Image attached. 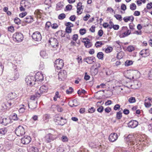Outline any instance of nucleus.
Returning a JSON list of instances; mask_svg holds the SVG:
<instances>
[{
  "label": "nucleus",
  "mask_w": 152,
  "mask_h": 152,
  "mask_svg": "<svg viewBox=\"0 0 152 152\" xmlns=\"http://www.w3.org/2000/svg\"><path fill=\"white\" fill-rule=\"evenodd\" d=\"M126 143L133 151L140 152L144 149L145 146L150 143V140L146 136L141 135L135 139L132 135H129L126 140ZM133 152V151H132Z\"/></svg>",
  "instance_id": "nucleus-1"
},
{
  "label": "nucleus",
  "mask_w": 152,
  "mask_h": 152,
  "mask_svg": "<svg viewBox=\"0 0 152 152\" xmlns=\"http://www.w3.org/2000/svg\"><path fill=\"white\" fill-rule=\"evenodd\" d=\"M48 89V87L47 86L45 85L41 86L39 88V90L35 94L31 96V99L34 100L36 99H37L42 94L46 93Z\"/></svg>",
  "instance_id": "nucleus-2"
},
{
  "label": "nucleus",
  "mask_w": 152,
  "mask_h": 152,
  "mask_svg": "<svg viewBox=\"0 0 152 152\" xmlns=\"http://www.w3.org/2000/svg\"><path fill=\"white\" fill-rule=\"evenodd\" d=\"M58 137L57 134V132L54 131V133H49L46 134L44 137V140L46 142L50 143L57 139Z\"/></svg>",
  "instance_id": "nucleus-3"
},
{
  "label": "nucleus",
  "mask_w": 152,
  "mask_h": 152,
  "mask_svg": "<svg viewBox=\"0 0 152 152\" xmlns=\"http://www.w3.org/2000/svg\"><path fill=\"white\" fill-rule=\"evenodd\" d=\"M23 34L19 32H16L13 35V40L17 42H20L23 40Z\"/></svg>",
  "instance_id": "nucleus-4"
},
{
  "label": "nucleus",
  "mask_w": 152,
  "mask_h": 152,
  "mask_svg": "<svg viewBox=\"0 0 152 152\" xmlns=\"http://www.w3.org/2000/svg\"><path fill=\"white\" fill-rule=\"evenodd\" d=\"M25 81L27 85L33 86L35 84L34 77L33 76H27L25 79Z\"/></svg>",
  "instance_id": "nucleus-5"
},
{
  "label": "nucleus",
  "mask_w": 152,
  "mask_h": 152,
  "mask_svg": "<svg viewBox=\"0 0 152 152\" xmlns=\"http://www.w3.org/2000/svg\"><path fill=\"white\" fill-rule=\"evenodd\" d=\"M15 134L18 136H22L25 134V130L22 126H19L15 130Z\"/></svg>",
  "instance_id": "nucleus-6"
},
{
  "label": "nucleus",
  "mask_w": 152,
  "mask_h": 152,
  "mask_svg": "<svg viewBox=\"0 0 152 152\" xmlns=\"http://www.w3.org/2000/svg\"><path fill=\"white\" fill-rule=\"evenodd\" d=\"M123 33L120 35V37H124L129 35L131 34V30L128 29L126 26H123L122 27Z\"/></svg>",
  "instance_id": "nucleus-7"
},
{
  "label": "nucleus",
  "mask_w": 152,
  "mask_h": 152,
  "mask_svg": "<svg viewBox=\"0 0 152 152\" xmlns=\"http://www.w3.org/2000/svg\"><path fill=\"white\" fill-rule=\"evenodd\" d=\"M54 64L55 66L57 69H61L64 66L63 61L61 59H58L55 61Z\"/></svg>",
  "instance_id": "nucleus-8"
},
{
  "label": "nucleus",
  "mask_w": 152,
  "mask_h": 152,
  "mask_svg": "<svg viewBox=\"0 0 152 152\" xmlns=\"http://www.w3.org/2000/svg\"><path fill=\"white\" fill-rule=\"evenodd\" d=\"M31 37L33 39L36 41H40L42 39L41 35L40 33L38 31L34 32Z\"/></svg>",
  "instance_id": "nucleus-9"
},
{
  "label": "nucleus",
  "mask_w": 152,
  "mask_h": 152,
  "mask_svg": "<svg viewBox=\"0 0 152 152\" xmlns=\"http://www.w3.org/2000/svg\"><path fill=\"white\" fill-rule=\"evenodd\" d=\"M34 77L35 82L36 81L41 82L43 80L44 77L42 72H37Z\"/></svg>",
  "instance_id": "nucleus-10"
},
{
  "label": "nucleus",
  "mask_w": 152,
  "mask_h": 152,
  "mask_svg": "<svg viewBox=\"0 0 152 152\" xmlns=\"http://www.w3.org/2000/svg\"><path fill=\"white\" fill-rule=\"evenodd\" d=\"M49 43L50 44L52 47L56 48L58 46V42L57 39L54 38H50L49 41Z\"/></svg>",
  "instance_id": "nucleus-11"
},
{
  "label": "nucleus",
  "mask_w": 152,
  "mask_h": 152,
  "mask_svg": "<svg viewBox=\"0 0 152 152\" xmlns=\"http://www.w3.org/2000/svg\"><path fill=\"white\" fill-rule=\"evenodd\" d=\"M140 54L142 57H146L150 55V50L148 49H143L140 52Z\"/></svg>",
  "instance_id": "nucleus-12"
},
{
  "label": "nucleus",
  "mask_w": 152,
  "mask_h": 152,
  "mask_svg": "<svg viewBox=\"0 0 152 152\" xmlns=\"http://www.w3.org/2000/svg\"><path fill=\"white\" fill-rule=\"evenodd\" d=\"M138 121L136 120H132L128 123L129 127L134 128L136 127L138 125Z\"/></svg>",
  "instance_id": "nucleus-13"
},
{
  "label": "nucleus",
  "mask_w": 152,
  "mask_h": 152,
  "mask_svg": "<svg viewBox=\"0 0 152 152\" xmlns=\"http://www.w3.org/2000/svg\"><path fill=\"white\" fill-rule=\"evenodd\" d=\"M32 101H31L29 103L28 102V106L29 108L31 109H34L36 108L37 106V101H36L35 102L34 101V100H32Z\"/></svg>",
  "instance_id": "nucleus-14"
},
{
  "label": "nucleus",
  "mask_w": 152,
  "mask_h": 152,
  "mask_svg": "<svg viewBox=\"0 0 152 152\" xmlns=\"http://www.w3.org/2000/svg\"><path fill=\"white\" fill-rule=\"evenodd\" d=\"M66 72L64 70H61L58 74V78L59 80H63L66 77Z\"/></svg>",
  "instance_id": "nucleus-15"
},
{
  "label": "nucleus",
  "mask_w": 152,
  "mask_h": 152,
  "mask_svg": "<svg viewBox=\"0 0 152 152\" xmlns=\"http://www.w3.org/2000/svg\"><path fill=\"white\" fill-rule=\"evenodd\" d=\"M31 138L29 136H25L21 139V142L23 144H28L31 142Z\"/></svg>",
  "instance_id": "nucleus-16"
},
{
  "label": "nucleus",
  "mask_w": 152,
  "mask_h": 152,
  "mask_svg": "<svg viewBox=\"0 0 152 152\" xmlns=\"http://www.w3.org/2000/svg\"><path fill=\"white\" fill-rule=\"evenodd\" d=\"M84 61L88 64H92L96 61L95 58L93 56L88 57L83 59Z\"/></svg>",
  "instance_id": "nucleus-17"
},
{
  "label": "nucleus",
  "mask_w": 152,
  "mask_h": 152,
  "mask_svg": "<svg viewBox=\"0 0 152 152\" xmlns=\"http://www.w3.org/2000/svg\"><path fill=\"white\" fill-rule=\"evenodd\" d=\"M118 136L117 133H111L109 137V140L110 141L114 142L118 139Z\"/></svg>",
  "instance_id": "nucleus-18"
},
{
  "label": "nucleus",
  "mask_w": 152,
  "mask_h": 152,
  "mask_svg": "<svg viewBox=\"0 0 152 152\" xmlns=\"http://www.w3.org/2000/svg\"><path fill=\"white\" fill-rule=\"evenodd\" d=\"M10 119L8 118H3V119L0 118V124L5 126H6L10 123Z\"/></svg>",
  "instance_id": "nucleus-19"
},
{
  "label": "nucleus",
  "mask_w": 152,
  "mask_h": 152,
  "mask_svg": "<svg viewBox=\"0 0 152 152\" xmlns=\"http://www.w3.org/2000/svg\"><path fill=\"white\" fill-rule=\"evenodd\" d=\"M26 9H28L30 6V4L27 1L25 0H22L20 3Z\"/></svg>",
  "instance_id": "nucleus-20"
},
{
  "label": "nucleus",
  "mask_w": 152,
  "mask_h": 152,
  "mask_svg": "<svg viewBox=\"0 0 152 152\" xmlns=\"http://www.w3.org/2000/svg\"><path fill=\"white\" fill-rule=\"evenodd\" d=\"M13 105L11 102L9 100L6 103H3L2 106L4 109H7V108H10Z\"/></svg>",
  "instance_id": "nucleus-21"
},
{
  "label": "nucleus",
  "mask_w": 152,
  "mask_h": 152,
  "mask_svg": "<svg viewBox=\"0 0 152 152\" xmlns=\"http://www.w3.org/2000/svg\"><path fill=\"white\" fill-rule=\"evenodd\" d=\"M33 19L32 16H27L24 19V21L28 23H30L32 22Z\"/></svg>",
  "instance_id": "nucleus-22"
},
{
  "label": "nucleus",
  "mask_w": 152,
  "mask_h": 152,
  "mask_svg": "<svg viewBox=\"0 0 152 152\" xmlns=\"http://www.w3.org/2000/svg\"><path fill=\"white\" fill-rule=\"evenodd\" d=\"M84 42L85 46L87 48H90L92 45V43L90 42V40L88 39H87Z\"/></svg>",
  "instance_id": "nucleus-23"
},
{
  "label": "nucleus",
  "mask_w": 152,
  "mask_h": 152,
  "mask_svg": "<svg viewBox=\"0 0 152 152\" xmlns=\"http://www.w3.org/2000/svg\"><path fill=\"white\" fill-rule=\"evenodd\" d=\"M123 20L125 22H127L129 21H133L134 20V17L133 16L125 17L124 18Z\"/></svg>",
  "instance_id": "nucleus-24"
},
{
  "label": "nucleus",
  "mask_w": 152,
  "mask_h": 152,
  "mask_svg": "<svg viewBox=\"0 0 152 152\" xmlns=\"http://www.w3.org/2000/svg\"><path fill=\"white\" fill-rule=\"evenodd\" d=\"M7 131V128L3 127L0 129V135L1 136L5 135Z\"/></svg>",
  "instance_id": "nucleus-25"
},
{
  "label": "nucleus",
  "mask_w": 152,
  "mask_h": 152,
  "mask_svg": "<svg viewBox=\"0 0 152 152\" xmlns=\"http://www.w3.org/2000/svg\"><path fill=\"white\" fill-rule=\"evenodd\" d=\"M19 77V73L17 72H15L14 76L11 77L10 79L11 80H15L18 79Z\"/></svg>",
  "instance_id": "nucleus-26"
},
{
  "label": "nucleus",
  "mask_w": 152,
  "mask_h": 152,
  "mask_svg": "<svg viewBox=\"0 0 152 152\" xmlns=\"http://www.w3.org/2000/svg\"><path fill=\"white\" fill-rule=\"evenodd\" d=\"M40 54L41 56L43 58H48V54L45 50H41L40 52Z\"/></svg>",
  "instance_id": "nucleus-27"
},
{
  "label": "nucleus",
  "mask_w": 152,
  "mask_h": 152,
  "mask_svg": "<svg viewBox=\"0 0 152 152\" xmlns=\"http://www.w3.org/2000/svg\"><path fill=\"white\" fill-rule=\"evenodd\" d=\"M61 118V116L60 115H56L54 118V121L56 122L57 123V124H58V123L60 121Z\"/></svg>",
  "instance_id": "nucleus-28"
},
{
  "label": "nucleus",
  "mask_w": 152,
  "mask_h": 152,
  "mask_svg": "<svg viewBox=\"0 0 152 152\" xmlns=\"http://www.w3.org/2000/svg\"><path fill=\"white\" fill-rule=\"evenodd\" d=\"M60 121L58 123V125L61 126L63 125L66 122V119L65 118H63L62 117H61V118Z\"/></svg>",
  "instance_id": "nucleus-29"
},
{
  "label": "nucleus",
  "mask_w": 152,
  "mask_h": 152,
  "mask_svg": "<svg viewBox=\"0 0 152 152\" xmlns=\"http://www.w3.org/2000/svg\"><path fill=\"white\" fill-rule=\"evenodd\" d=\"M39 149L36 147H32L30 148L29 151L31 152H38L39 151Z\"/></svg>",
  "instance_id": "nucleus-30"
},
{
  "label": "nucleus",
  "mask_w": 152,
  "mask_h": 152,
  "mask_svg": "<svg viewBox=\"0 0 152 152\" xmlns=\"http://www.w3.org/2000/svg\"><path fill=\"white\" fill-rule=\"evenodd\" d=\"M43 11L42 10H36L34 12V14L37 16L38 17L39 16H40L42 15Z\"/></svg>",
  "instance_id": "nucleus-31"
},
{
  "label": "nucleus",
  "mask_w": 152,
  "mask_h": 152,
  "mask_svg": "<svg viewBox=\"0 0 152 152\" xmlns=\"http://www.w3.org/2000/svg\"><path fill=\"white\" fill-rule=\"evenodd\" d=\"M16 94L14 92H11L8 94V97L10 98V99H14L16 97Z\"/></svg>",
  "instance_id": "nucleus-32"
},
{
  "label": "nucleus",
  "mask_w": 152,
  "mask_h": 152,
  "mask_svg": "<svg viewBox=\"0 0 152 152\" xmlns=\"http://www.w3.org/2000/svg\"><path fill=\"white\" fill-rule=\"evenodd\" d=\"M50 118V115L48 114H46L43 115V119L45 122H47Z\"/></svg>",
  "instance_id": "nucleus-33"
},
{
  "label": "nucleus",
  "mask_w": 152,
  "mask_h": 152,
  "mask_svg": "<svg viewBox=\"0 0 152 152\" xmlns=\"http://www.w3.org/2000/svg\"><path fill=\"white\" fill-rule=\"evenodd\" d=\"M63 7V4L61 3H58V4H57L56 5V10H61V9Z\"/></svg>",
  "instance_id": "nucleus-34"
},
{
  "label": "nucleus",
  "mask_w": 152,
  "mask_h": 152,
  "mask_svg": "<svg viewBox=\"0 0 152 152\" xmlns=\"http://www.w3.org/2000/svg\"><path fill=\"white\" fill-rule=\"evenodd\" d=\"M124 53L123 52H119L118 53L116 57L118 59H121L124 56Z\"/></svg>",
  "instance_id": "nucleus-35"
},
{
  "label": "nucleus",
  "mask_w": 152,
  "mask_h": 152,
  "mask_svg": "<svg viewBox=\"0 0 152 152\" xmlns=\"http://www.w3.org/2000/svg\"><path fill=\"white\" fill-rule=\"evenodd\" d=\"M51 24L49 21L47 22L45 25V29L47 31H48L50 26H51Z\"/></svg>",
  "instance_id": "nucleus-36"
},
{
  "label": "nucleus",
  "mask_w": 152,
  "mask_h": 152,
  "mask_svg": "<svg viewBox=\"0 0 152 152\" xmlns=\"http://www.w3.org/2000/svg\"><path fill=\"white\" fill-rule=\"evenodd\" d=\"M93 144V143L91 142L89 144V145L90 146L94 148H98V149H99L100 151H101L102 150V149L101 148V147L102 146L101 145H99L97 147L95 145H94Z\"/></svg>",
  "instance_id": "nucleus-37"
},
{
  "label": "nucleus",
  "mask_w": 152,
  "mask_h": 152,
  "mask_svg": "<svg viewBox=\"0 0 152 152\" xmlns=\"http://www.w3.org/2000/svg\"><path fill=\"white\" fill-rule=\"evenodd\" d=\"M97 57L99 59L102 60L103 58L104 54L102 52H99L97 54Z\"/></svg>",
  "instance_id": "nucleus-38"
},
{
  "label": "nucleus",
  "mask_w": 152,
  "mask_h": 152,
  "mask_svg": "<svg viewBox=\"0 0 152 152\" xmlns=\"http://www.w3.org/2000/svg\"><path fill=\"white\" fill-rule=\"evenodd\" d=\"M133 62L131 60H127L125 63V65L126 66H128L132 64Z\"/></svg>",
  "instance_id": "nucleus-39"
},
{
  "label": "nucleus",
  "mask_w": 152,
  "mask_h": 152,
  "mask_svg": "<svg viewBox=\"0 0 152 152\" xmlns=\"http://www.w3.org/2000/svg\"><path fill=\"white\" fill-rule=\"evenodd\" d=\"M122 113L121 111L117 112L116 118L117 119H120L122 117Z\"/></svg>",
  "instance_id": "nucleus-40"
},
{
  "label": "nucleus",
  "mask_w": 152,
  "mask_h": 152,
  "mask_svg": "<svg viewBox=\"0 0 152 152\" xmlns=\"http://www.w3.org/2000/svg\"><path fill=\"white\" fill-rule=\"evenodd\" d=\"M144 105L146 107H149L151 105V103L148 101V99H147L145 100Z\"/></svg>",
  "instance_id": "nucleus-41"
},
{
  "label": "nucleus",
  "mask_w": 152,
  "mask_h": 152,
  "mask_svg": "<svg viewBox=\"0 0 152 152\" xmlns=\"http://www.w3.org/2000/svg\"><path fill=\"white\" fill-rule=\"evenodd\" d=\"M59 92L58 91H56L55 93V95L53 97V100L55 101H56L57 100V99L58 98H60V96H59Z\"/></svg>",
  "instance_id": "nucleus-42"
},
{
  "label": "nucleus",
  "mask_w": 152,
  "mask_h": 152,
  "mask_svg": "<svg viewBox=\"0 0 152 152\" xmlns=\"http://www.w3.org/2000/svg\"><path fill=\"white\" fill-rule=\"evenodd\" d=\"M116 152H129V151L126 150L121 148H118L116 149Z\"/></svg>",
  "instance_id": "nucleus-43"
},
{
  "label": "nucleus",
  "mask_w": 152,
  "mask_h": 152,
  "mask_svg": "<svg viewBox=\"0 0 152 152\" xmlns=\"http://www.w3.org/2000/svg\"><path fill=\"white\" fill-rule=\"evenodd\" d=\"M114 17L119 21H121L122 20V17L119 14H116L114 15Z\"/></svg>",
  "instance_id": "nucleus-44"
},
{
  "label": "nucleus",
  "mask_w": 152,
  "mask_h": 152,
  "mask_svg": "<svg viewBox=\"0 0 152 152\" xmlns=\"http://www.w3.org/2000/svg\"><path fill=\"white\" fill-rule=\"evenodd\" d=\"M82 7H77V12L78 15H80L81 14L82 12L83 8Z\"/></svg>",
  "instance_id": "nucleus-45"
},
{
  "label": "nucleus",
  "mask_w": 152,
  "mask_h": 152,
  "mask_svg": "<svg viewBox=\"0 0 152 152\" xmlns=\"http://www.w3.org/2000/svg\"><path fill=\"white\" fill-rule=\"evenodd\" d=\"M130 8L132 10H135L136 9V4L134 3H132L130 5Z\"/></svg>",
  "instance_id": "nucleus-46"
},
{
  "label": "nucleus",
  "mask_w": 152,
  "mask_h": 152,
  "mask_svg": "<svg viewBox=\"0 0 152 152\" xmlns=\"http://www.w3.org/2000/svg\"><path fill=\"white\" fill-rule=\"evenodd\" d=\"M127 50L129 52H132L134 50V48L132 45H130L127 48Z\"/></svg>",
  "instance_id": "nucleus-47"
},
{
  "label": "nucleus",
  "mask_w": 152,
  "mask_h": 152,
  "mask_svg": "<svg viewBox=\"0 0 152 152\" xmlns=\"http://www.w3.org/2000/svg\"><path fill=\"white\" fill-rule=\"evenodd\" d=\"M113 48L109 46L105 49V52L107 53H109L112 51Z\"/></svg>",
  "instance_id": "nucleus-48"
},
{
  "label": "nucleus",
  "mask_w": 152,
  "mask_h": 152,
  "mask_svg": "<svg viewBox=\"0 0 152 152\" xmlns=\"http://www.w3.org/2000/svg\"><path fill=\"white\" fill-rule=\"evenodd\" d=\"M79 152H88V151L87 149L82 146L80 148Z\"/></svg>",
  "instance_id": "nucleus-49"
},
{
  "label": "nucleus",
  "mask_w": 152,
  "mask_h": 152,
  "mask_svg": "<svg viewBox=\"0 0 152 152\" xmlns=\"http://www.w3.org/2000/svg\"><path fill=\"white\" fill-rule=\"evenodd\" d=\"M128 101L130 103H134L135 102L136 99L134 97H131L129 98Z\"/></svg>",
  "instance_id": "nucleus-50"
},
{
  "label": "nucleus",
  "mask_w": 152,
  "mask_h": 152,
  "mask_svg": "<svg viewBox=\"0 0 152 152\" xmlns=\"http://www.w3.org/2000/svg\"><path fill=\"white\" fill-rule=\"evenodd\" d=\"M14 21L15 23L18 25H19L20 23L21 20L17 17L15 18L14 19Z\"/></svg>",
  "instance_id": "nucleus-51"
},
{
  "label": "nucleus",
  "mask_w": 152,
  "mask_h": 152,
  "mask_svg": "<svg viewBox=\"0 0 152 152\" xmlns=\"http://www.w3.org/2000/svg\"><path fill=\"white\" fill-rule=\"evenodd\" d=\"M66 17V15L64 13L60 14L58 16V18L59 20H62L64 19Z\"/></svg>",
  "instance_id": "nucleus-52"
},
{
  "label": "nucleus",
  "mask_w": 152,
  "mask_h": 152,
  "mask_svg": "<svg viewBox=\"0 0 152 152\" xmlns=\"http://www.w3.org/2000/svg\"><path fill=\"white\" fill-rule=\"evenodd\" d=\"M32 120L34 121V122L38 120V117L37 115H34L31 118L30 121H31ZM34 122H33V123H34Z\"/></svg>",
  "instance_id": "nucleus-53"
},
{
  "label": "nucleus",
  "mask_w": 152,
  "mask_h": 152,
  "mask_svg": "<svg viewBox=\"0 0 152 152\" xmlns=\"http://www.w3.org/2000/svg\"><path fill=\"white\" fill-rule=\"evenodd\" d=\"M64 148L61 146L58 147L57 149V152H64Z\"/></svg>",
  "instance_id": "nucleus-54"
},
{
  "label": "nucleus",
  "mask_w": 152,
  "mask_h": 152,
  "mask_svg": "<svg viewBox=\"0 0 152 152\" xmlns=\"http://www.w3.org/2000/svg\"><path fill=\"white\" fill-rule=\"evenodd\" d=\"M103 45L101 41H97L95 44V46L96 47H100Z\"/></svg>",
  "instance_id": "nucleus-55"
},
{
  "label": "nucleus",
  "mask_w": 152,
  "mask_h": 152,
  "mask_svg": "<svg viewBox=\"0 0 152 152\" xmlns=\"http://www.w3.org/2000/svg\"><path fill=\"white\" fill-rule=\"evenodd\" d=\"M73 91V88L71 87H70L68 89L66 90V93L68 94H69L72 93Z\"/></svg>",
  "instance_id": "nucleus-56"
},
{
  "label": "nucleus",
  "mask_w": 152,
  "mask_h": 152,
  "mask_svg": "<svg viewBox=\"0 0 152 152\" xmlns=\"http://www.w3.org/2000/svg\"><path fill=\"white\" fill-rule=\"evenodd\" d=\"M12 119L14 120H18V117L16 113H13V115H12Z\"/></svg>",
  "instance_id": "nucleus-57"
},
{
  "label": "nucleus",
  "mask_w": 152,
  "mask_h": 152,
  "mask_svg": "<svg viewBox=\"0 0 152 152\" xmlns=\"http://www.w3.org/2000/svg\"><path fill=\"white\" fill-rule=\"evenodd\" d=\"M72 29L70 27H66L65 31L67 33H70L71 32Z\"/></svg>",
  "instance_id": "nucleus-58"
},
{
  "label": "nucleus",
  "mask_w": 152,
  "mask_h": 152,
  "mask_svg": "<svg viewBox=\"0 0 152 152\" xmlns=\"http://www.w3.org/2000/svg\"><path fill=\"white\" fill-rule=\"evenodd\" d=\"M79 32L81 35H83L86 33V30L85 28H81Z\"/></svg>",
  "instance_id": "nucleus-59"
},
{
  "label": "nucleus",
  "mask_w": 152,
  "mask_h": 152,
  "mask_svg": "<svg viewBox=\"0 0 152 152\" xmlns=\"http://www.w3.org/2000/svg\"><path fill=\"white\" fill-rule=\"evenodd\" d=\"M129 28L130 30H131L132 31H134V25L132 23H130L129 24Z\"/></svg>",
  "instance_id": "nucleus-60"
},
{
  "label": "nucleus",
  "mask_w": 152,
  "mask_h": 152,
  "mask_svg": "<svg viewBox=\"0 0 152 152\" xmlns=\"http://www.w3.org/2000/svg\"><path fill=\"white\" fill-rule=\"evenodd\" d=\"M120 105L119 104H116L114 106L113 109L115 110H117L120 108Z\"/></svg>",
  "instance_id": "nucleus-61"
},
{
  "label": "nucleus",
  "mask_w": 152,
  "mask_h": 152,
  "mask_svg": "<svg viewBox=\"0 0 152 152\" xmlns=\"http://www.w3.org/2000/svg\"><path fill=\"white\" fill-rule=\"evenodd\" d=\"M61 140L63 142H66L68 140L67 137L65 136H63L62 137Z\"/></svg>",
  "instance_id": "nucleus-62"
},
{
  "label": "nucleus",
  "mask_w": 152,
  "mask_h": 152,
  "mask_svg": "<svg viewBox=\"0 0 152 152\" xmlns=\"http://www.w3.org/2000/svg\"><path fill=\"white\" fill-rule=\"evenodd\" d=\"M104 108L103 106H101L99 107L97 109V111L98 112L100 113H102L103 110H104Z\"/></svg>",
  "instance_id": "nucleus-63"
},
{
  "label": "nucleus",
  "mask_w": 152,
  "mask_h": 152,
  "mask_svg": "<svg viewBox=\"0 0 152 152\" xmlns=\"http://www.w3.org/2000/svg\"><path fill=\"white\" fill-rule=\"evenodd\" d=\"M146 7L148 10L151 9L152 8V2L148 3Z\"/></svg>",
  "instance_id": "nucleus-64"
}]
</instances>
